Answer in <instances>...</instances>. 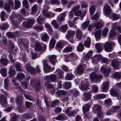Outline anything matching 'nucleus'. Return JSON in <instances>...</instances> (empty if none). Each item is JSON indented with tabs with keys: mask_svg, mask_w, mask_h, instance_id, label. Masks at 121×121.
<instances>
[{
	"mask_svg": "<svg viewBox=\"0 0 121 121\" xmlns=\"http://www.w3.org/2000/svg\"><path fill=\"white\" fill-rule=\"evenodd\" d=\"M75 33V31L69 30L67 31V33L65 35L67 39L71 43H74L73 38L72 37L74 36Z\"/></svg>",
	"mask_w": 121,
	"mask_h": 121,
	"instance_id": "nucleus-1",
	"label": "nucleus"
},
{
	"mask_svg": "<svg viewBox=\"0 0 121 121\" xmlns=\"http://www.w3.org/2000/svg\"><path fill=\"white\" fill-rule=\"evenodd\" d=\"M40 83V81L39 79H33L30 82V85L32 86L35 87L36 90L40 89L41 88Z\"/></svg>",
	"mask_w": 121,
	"mask_h": 121,
	"instance_id": "nucleus-2",
	"label": "nucleus"
},
{
	"mask_svg": "<svg viewBox=\"0 0 121 121\" xmlns=\"http://www.w3.org/2000/svg\"><path fill=\"white\" fill-rule=\"evenodd\" d=\"M35 19H29L27 22H25L23 23L22 25L25 27L28 28H31L32 26L34 23H35Z\"/></svg>",
	"mask_w": 121,
	"mask_h": 121,
	"instance_id": "nucleus-3",
	"label": "nucleus"
},
{
	"mask_svg": "<svg viewBox=\"0 0 121 121\" xmlns=\"http://www.w3.org/2000/svg\"><path fill=\"white\" fill-rule=\"evenodd\" d=\"M46 46L44 45V47L43 48L40 43L36 42L35 43L34 49L35 51H37L44 52L46 49Z\"/></svg>",
	"mask_w": 121,
	"mask_h": 121,
	"instance_id": "nucleus-4",
	"label": "nucleus"
},
{
	"mask_svg": "<svg viewBox=\"0 0 121 121\" xmlns=\"http://www.w3.org/2000/svg\"><path fill=\"white\" fill-rule=\"evenodd\" d=\"M43 15L48 18L52 17L54 16L55 14L53 13L48 12V9H44L43 11Z\"/></svg>",
	"mask_w": 121,
	"mask_h": 121,
	"instance_id": "nucleus-5",
	"label": "nucleus"
},
{
	"mask_svg": "<svg viewBox=\"0 0 121 121\" xmlns=\"http://www.w3.org/2000/svg\"><path fill=\"white\" fill-rule=\"evenodd\" d=\"M102 77L101 75H97L95 73H93L90 75V78L93 81L96 80L97 81Z\"/></svg>",
	"mask_w": 121,
	"mask_h": 121,
	"instance_id": "nucleus-6",
	"label": "nucleus"
},
{
	"mask_svg": "<svg viewBox=\"0 0 121 121\" xmlns=\"http://www.w3.org/2000/svg\"><path fill=\"white\" fill-rule=\"evenodd\" d=\"M15 100L17 107L20 108L21 107L23 104V99L22 97L21 96H17L15 99Z\"/></svg>",
	"mask_w": 121,
	"mask_h": 121,
	"instance_id": "nucleus-7",
	"label": "nucleus"
},
{
	"mask_svg": "<svg viewBox=\"0 0 121 121\" xmlns=\"http://www.w3.org/2000/svg\"><path fill=\"white\" fill-rule=\"evenodd\" d=\"M75 38L78 40L81 39L82 37V33L80 29H78L76 30Z\"/></svg>",
	"mask_w": 121,
	"mask_h": 121,
	"instance_id": "nucleus-8",
	"label": "nucleus"
},
{
	"mask_svg": "<svg viewBox=\"0 0 121 121\" xmlns=\"http://www.w3.org/2000/svg\"><path fill=\"white\" fill-rule=\"evenodd\" d=\"M65 113L69 116L70 117L73 116L76 112L75 110L68 108L65 110Z\"/></svg>",
	"mask_w": 121,
	"mask_h": 121,
	"instance_id": "nucleus-9",
	"label": "nucleus"
},
{
	"mask_svg": "<svg viewBox=\"0 0 121 121\" xmlns=\"http://www.w3.org/2000/svg\"><path fill=\"white\" fill-rule=\"evenodd\" d=\"M103 10L104 14L107 15H110L111 12V8L107 5L104 6L103 8Z\"/></svg>",
	"mask_w": 121,
	"mask_h": 121,
	"instance_id": "nucleus-10",
	"label": "nucleus"
},
{
	"mask_svg": "<svg viewBox=\"0 0 121 121\" xmlns=\"http://www.w3.org/2000/svg\"><path fill=\"white\" fill-rule=\"evenodd\" d=\"M84 96V99L85 101H86L90 100L91 97V93L89 91L85 92L83 93Z\"/></svg>",
	"mask_w": 121,
	"mask_h": 121,
	"instance_id": "nucleus-11",
	"label": "nucleus"
},
{
	"mask_svg": "<svg viewBox=\"0 0 121 121\" xmlns=\"http://www.w3.org/2000/svg\"><path fill=\"white\" fill-rule=\"evenodd\" d=\"M8 73L10 77H12L15 75L16 74V71L13 66H11L10 67Z\"/></svg>",
	"mask_w": 121,
	"mask_h": 121,
	"instance_id": "nucleus-12",
	"label": "nucleus"
},
{
	"mask_svg": "<svg viewBox=\"0 0 121 121\" xmlns=\"http://www.w3.org/2000/svg\"><path fill=\"white\" fill-rule=\"evenodd\" d=\"M56 56L55 55L50 56L49 57V61L53 65H55L56 60Z\"/></svg>",
	"mask_w": 121,
	"mask_h": 121,
	"instance_id": "nucleus-13",
	"label": "nucleus"
},
{
	"mask_svg": "<svg viewBox=\"0 0 121 121\" xmlns=\"http://www.w3.org/2000/svg\"><path fill=\"white\" fill-rule=\"evenodd\" d=\"M25 67L28 72L34 74L35 73H36L35 69L32 66H25Z\"/></svg>",
	"mask_w": 121,
	"mask_h": 121,
	"instance_id": "nucleus-14",
	"label": "nucleus"
},
{
	"mask_svg": "<svg viewBox=\"0 0 121 121\" xmlns=\"http://www.w3.org/2000/svg\"><path fill=\"white\" fill-rule=\"evenodd\" d=\"M104 48L105 50L106 51L108 52L112 49V44L109 43H106L105 44Z\"/></svg>",
	"mask_w": 121,
	"mask_h": 121,
	"instance_id": "nucleus-15",
	"label": "nucleus"
},
{
	"mask_svg": "<svg viewBox=\"0 0 121 121\" xmlns=\"http://www.w3.org/2000/svg\"><path fill=\"white\" fill-rule=\"evenodd\" d=\"M19 43L26 48H27L29 47V43L28 40H25V41H24L22 39H20L19 40Z\"/></svg>",
	"mask_w": 121,
	"mask_h": 121,
	"instance_id": "nucleus-16",
	"label": "nucleus"
},
{
	"mask_svg": "<svg viewBox=\"0 0 121 121\" xmlns=\"http://www.w3.org/2000/svg\"><path fill=\"white\" fill-rule=\"evenodd\" d=\"M65 13H62L58 15L57 18V20L59 22H62L65 20Z\"/></svg>",
	"mask_w": 121,
	"mask_h": 121,
	"instance_id": "nucleus-17",
	"label": "nucleus"
},
{
	"mask_svg": "<svg viewBox=\"0 0 121 121\" xmlns=\"http://www.w3.org/2000/svg\"><path fill=\"white\" fill-rule=\"evenodd\" d=\"M9 62V60L6 58H2L0 59V63L3 65L6 66Z\"/></svg>",
	"mask_w": 121,
	"mask_h": 121,
	"instance_id": "nucleus-18",
	"label": "nucleus"
},
{
	"mask_svg": "<svg viewBox=\"0 0 121 121\" xmlns=\"http://www.w3.org/2000/svg\"><path fill=\"white\" fill-rule=\"evenodd\" d=\"M109 83L108 82H104L102 84L101 87L102 90L104 91L107 89L108 87Z\"/></svg>",
	"mask_w": 121,
	"mask_h": 121,
	"instance_id": "nucleus-19",
	"label": "nucleus"
},
{
	"mask_svg": "<svg viewBox=\"0 0 121 121\" xmlns=\"http://www.w3.org/2000/svg\"><path fill=\"white\" fill-rule=\"evenodd\" d=\"M65 114H60L56 118V119L57 120L63 121L66 119L64 115Z\"/></svg>",
	"mask_w": 121,
	"mask_h": 121,
	"instance_id": "nucleus-20",
	"label": "nucleus"
},
{
	"mask_svg": "<svg viewBox=\"0 0 121 121\" xmlns=\"http://www.w3.org/2000/svg\"><path fill=\"white\" fill-rule=\"evenodd\" d=\"M25 77V75L23 73H18L16 76L17 79L21 81Z\"/></svg>",
	"mask_w": 121,
	"mask_h": 121,
	"instance_id": "nucleus-21",
	"label": "nucleus"
},
{
	"mask_svg": "<svg viewBox=\"0 0 121 121\" xmlns=\"http://www.w3.org/2000/svg\"><path fill=\"white\" fill-rule=\"evenodd\" d=\"M101 30H99L97 31L95 34V36L96 39V40H99V39L100 37V35L101 34Z\"/></svg>",
	"mask_w": 121,
	"mask_h": 121,
	"instance_id": "nucleus-22",
	"label": "nucleus"
},
{
	"mask_svg": "<svg viewBox=\"0 0 121 121\" xmlns=\"http://www.w3.org/2000/svg\"><path fill=\"white\" fill-rule=\"evenodd\" d=\"M111 65L113 66L114 68L117 69L119 67V62L113 60L112 61Z\"/></svg>",
	"mask_w": 121,
	"mask_h": 121,
	"instance_id": "nucleus-23",
	"label": "nucleus"
},
{
	"mask_svg": "<svg viewBox=\"0 0 121 121\" xmlns=\"http://www.w3.org/2000/svg\"><path fill=\"white\" fill-rule=\"evenodd\" d=\"M0 103H1L3 105L7 103L4 96L3 95H0Z\"/></svg>",
	"mask_w": 121,
	"mask_h": 121,
	"instance_id": "nucleus-24",
	"label": "nucleus"
},
{
	"mask_svg": "<svg viewBox=\"0 0 121 121\" xmlns=\"http://www.w3.org/2000/svg\"><path fill=\"white\" fill-rule=\"evenodd\" d=\"M56 72H57L58 75V77L60 79L62 78L63 77V72L60 69H57Z\"/></svg>",
	"mask_w": 121,
	"mask_h": 121,
	"instance_id": "nucleus-25",
	"label": "nucleus"
},
{
	"mask_svg": "<svg viewBox=\"0 0 121 121\" xmlns=\"http://www.w3.org/2000/svg\"><path fill=\"white\" fill-rule=\"evenodd\" d=\"M91 42L90 38L89 37H88L84 43V45L86 47L89 48Z\"/></svg>",
	"mask_w": 121,
	"mask_h": 121,
	"instance_id": "nucleus-26",
	"label": "nucleus"
},
{
	"mask_svg": "<svg viewBox=\"0 0 121 121\" xmlns=\"http://www.w3.org/2000/svg\"><path fill=\"white\" fill-rule=\"evenodd\" d=\"M67 24L62 25L60 27V30L63 33H65L67 30Z\"/></svg>",
	"mask_w": 121,
	"mask_h": 121,
	"instance_id": "nucleus-27",
	"label": "nucleus"
},
{
	"mask_svg": "<svg viewBox=\"0 0 121 121\" xmlns=\"http://www.w3.org/2000/svg\"><path fill=\"white\" fill-rule=\"evenodd\" d=\"M22 4L23 6L25 8L27 9H28L29 5L27 0H24L22 1Z\"/></svg>",
	"mask_w": 121,
	"mask_h": 121,
	"instance_id": "nucleus-28",
	"label": "nucleus"
},
{
	"mask_svg": "<svg viewBox=\"0 0 121 121\" xmlns=\"http://www.w3.org/2000/svg\"><path fill=\"white\" fill-rule=\"evenodd\" d=\"M101 44L99 43H97L95 45V47L97 49V51L98 52H99L102 50V48Z\"/></svg>",
	"mask_w": 121,
	"mask_h": 121,
	"instance_id": "nucleus-29",
	"label": "nucleus"
},
{
	"mask_svg": "<svg viewBox=\"0 0 121 121\" xmlns=\"http://www.w3.org/2000/svg\"><path fill=\"white\" fill-rule=\"evenodd\" d=\"M49 78L51 81L53 82H55L57 78L56 75L55 74H51L49 75Z\"/></svg>",
	"mask_w": 121,
	"mask_h": 121,
	"instance_id": "nucleus-30",
	"label": "nucleus"
},
{
	"mask_svg": "<svg viewBox=\"0 0 121 121\" xmlns=\"http://www.w3.org/2000/svg\"><path fill=\"white\" fill-rule=\"evenodd\" d=\"M56 42V40L54 38L52 39L50 42V48H52L54 47Z\"/></svg>",
	"mask_w": 121,
	"mask_h": 121,
	"instance_id": "nucleus-31",
	"label": "nucleus"
},
{
	"mask_svg": "<svg viewBox=\"0 0 121 121\" xmlns=\"http://www.w3.org/2000/svg\"><path fill=\"white\" fill-rule=\"evenodd\" d=\"M89 24V21H87L83 23L81 26V28L83 30H84L86 28Z\"/></svg>",
	"mask_w": 121,
	"mask_h": 121,
	"instance_id": "nucleus-32",
	"label": "nucleus"
},
{
	"mask_svg": "<svg viewBox=\"0 0 121 121\" xmlns=\"http://www.w3.org/2000/svg\"><path fill=\"white\" fill-rule=\"evenodd\" d=\"M10 20L12 23L13 24L14 26L16 28L18 27V22L16 20H13L12 17H10Z\"/></svg>",
	"mask_w": 121,
	"mask_h": 121,
	"instance_id": "nucleus-33",
	"label": "nucleus"
},
{
	"mask_svg": "<svg viewBox=\"0 0 121 121\" xmlns=\"http://www.w3.org/2000/svg\"><path fill=\"white\" fill-rule=\"evenodd\" d=\"M14 4L15 7L14 8L15 9H17L20 7V1L18 0H15Z\"/></svg>",
	"mask_w": 121,
	"mask_h": 121,
	"instance_id": "nucleus-34",
	"label": "nucleus"
},
{
	"mask_svg": "<svg viewBox=\"0 0 121 121\" xmlns=\"http://www.w3.org/2000/svg\"><path fill=\"white\" fill-rule=\"evenodd\" d=\"M43 69L45 71L47 72H51L53 70L51 69V67L48 65L44 66Z\"/></svg>",
	"mask_w": 121,
	"mask_h": 121,
	"instance_id": "nucleus-35",
	"label": "nucleus"
},
{
	"mask_svg": "<svg viewBox=\"0 0 121 121\" xmlns=\"http://www.w3.org/2000/svg\"><path fill=\"white\" fill-rule=\"evenodd\" d=\"M84 70V69L82 66L81 65H80L77 68V72L79 74H80L83 72Z\"/></svg>",
	"mask_w": 121,
	"mask_h": 121,
	"instance_id": "nucleus-36",
	"label": "nucleus"
},
{
	"mask_svg": "<svg viewBox=\"0 0 121 121\" xmlns=\"http://www.w3.org/2000/svg\"><path fill=\"white\" fill-rule=\"evenodd\" d=\"M17 17H18V19L19 20H22L23 19V18L21 16H18L17 14L14 13H13L12 14V15L10 17V19L11 17H12L13 18H14Z\"/></svg>",
	"mask_w": 121,
	"mask_h": 121,
	"instance_id": "nucleus-37",
	"label": "nucleus"
},
{
	"mask_svg": "<svg viewBox=\"0 0 121 121\" xmlns=\"http://www.w3.org/2000/svg\"><path fill=\"white\" fill-rule=\"evenodd\" d=\"M110 94L111 95L114 96H116L117 92L116 90L114 89H111L110 90Z\"/></svg>",
	"mask_w": 121,
	"mask_h": 121,
	"instance_id": "nucleus-38",
	"label": "nucleus"
},
{
	"mask_svg": "<svg viewBox=\"0 0 121 121\" xmlns=\"http://www.w3.org/2000/svg\"><path fill=\"white\" fill-rule=\"evenodd\" d=\"M96 6L92 5L89 9L90 12L91 14H92L95 12V10Z\"/></svg>",
	"mask_w": 121,
	"mask_h": 121,
	"instance_id": "nucleus-39",
	"label": "nucleus"
},
{
	"mask_svg": "<svg viewBox=\"0 0 121 121\" xmlns=\"http://www.w3.org/2000/svg\"><path fill=\"white\" fill-rule=\"evenodd\" d=\"M116 32L115 29L111 30L109 33V37L111 38L113 36H115L116 35Z\"/></svg>",
	"mask_w": 121,
	"mask_h": 121,
	"instance_id": "nucleus-40",
	"label": "nucleus"
},
{
	"mask_svg": "<svg viewBox=\"0 0 121 121\" xmlns=\"http://www.w3.org/2000/svg\"><path fill=\"white\" fill-rule=\"evenodd\" d=\"M0 73L4 77H6L7 75V70L6 68H4L0 70Z\"/></svg>",
	"mask_w": 121,
	"mask_h": 121,
	"instance_id": "nucleus-41",
	"label": "nucleus"
},
{
	"mask_svg": "<svg viewBox=\"0 0 121 121\" xmlns=\"http://www.w3.org/2000/svg\"><path fill=\"white\" fill-rule=\"evenodd\" d=\"M44 20L43 18L40 16H39L37 19V21L38 24H41L43 22Z\"/></svg>",
	"mask_w": 121,
	"mask_h": 121,
	"instance_id": "nucleus-42",
	"label": "nucleus"
},
{
	"mask_svg": "<svg viewBox=\"0 0 121 121\" xmlns=\"http://www.w3.org/2000/svg\"><path fill=\"white\" fill-rule=\"evenodd\" d=\"M63 43L61 41L57 42L56 45V48L57 49H62Z\"/></svg>",
	"mask_w": 121,
	"mask_h": 121,
	"instance_id": "nucleus-43",
	"label": "nucleus"
},
{
	"mask_svg": "<svg viewBox=\"0 0 121 121\" xmlns=\"http://www.w3.org/2000/svg\"><path fill=\"white\" fill-rule=\"evenodd\" d=\"M9 82V80L7 78H6L4 80V87L6 89H7L8 88Z\"/></svg>",
	"mask_w": 121,
	"mask_h": 121,
	"instance_id": "nucleus-44",
	"label": "nucleus"
},
{
	"mask_svg": "<svg viewBox=\"0 0 121 121\" xmlns=\"http://www.w3.org/2000/svg\"><path fill=\"white\" fill-rule=\"evenodd\" d=\"M93 26H95L96 27V28L97 29L100 28L102 27L101 23L99 22L94 24Z\"/></svg>",
	"mask_w": 121,
	"mask_h": 121,
	"instance_id": "nucleus-45",
	"label": "nucleus"
},
{
	"mask_svg": "<svg viewBox=\"0 0 121 121\" xmlns=\"http://www.w3.org/2000/svg\"><path fill=\"white\" fill-rule=\"evenodd\" d=\"M88 84L82 85L80 87V89L83 91H85L88 89Z\"/></svg>",
	"mask_w": 121,
	"mask_h": 121,
	"instance_id": "nucleus-46",
	"label": "nucleus"
},
{
	"mask_svg": "<svg viewBox=\"0 0 121 121\" xmlns=\"http://www.w3.org/2000/svg\"><path fill=\"white\" fill-rule=\"evenodd\" d=\"M48 38V35L46 34H43L41 37L42 39L45 41H47Z\"/></svg>",
	"mask_w": 121,
	"mask_h": 121,
	"instance_id": "nucleus-47",
	"label": "nucleus"
},
{
	"mask_svg": "<svg viewBox=\"0 0 121 121\" xmlns=\"http://www.w3.org/2000/svg\"><path fill=\"white\" fill-rule=\"evenodd\" d=\"M45 27L48 28L51 34H52L53 32V30L51 26L48 23H46L45 24Z\"/></svg>",
	"mask_w": 121,
	"mask_h": 121,
	"instance_id": "nucleus-48",
	"label": "nucleus"
},
{
	"mask_svg": "<svg viewBox=\"0 0 121 121\" xmlns=\"http://www.w3.org/2000/svg\"><path fill=\"white\" fill-rule=\"evenodd\" d=\"M24 95L26 98L27 99L31 101L34 100V99L33 97L30 96L25 94H24Z\"/></svg>",
	"mask_w": 121,
	"mask_h": 121,
	"instance_id": "nucleus-49",
	"label": "nucleus"
},
{
	"mask_svg": "<svg viewBox=\"0 0 121 121\" xmlns=\"http://www.w3.org/2000/svg\"><path fill=\"white\" fill-rule=\"evenodd\" d=\"M73 77V75L70 73H68L65 77L66 79L68 80H70L72 79Z\"/></svg>",
	"mask_w": 121,
	"mask_h": 121,
	"instance_id": "nucleus-50",
	"label": "nucleus"
},
{
	"mask_svg": "<svg viewBox=\"0 0 121 121\" xmlns=\"http://www.w3.org/2000/svg\"><path fill=\"white\" fill-rule=\"evenodd\" d=\"M108 29L107 27H105L103 30L102 32V35L104 36H106L107 33L108 31Z\"/></svg>",
	"mask_w": 121,
	"mask_h": 121,
	"instance_id": "nucleus-51",
	"label": "nucleus"
},
{
	"mask_svg": "<svg viewBox=\"0 0 121 121\" xmlns=\"http://www.w3.org/2000/svg\"><path fill=\"white\" fill-rule=\"evenodd\" d=\"M89 108L88 104H85L83 107V110L84 112L87 111L89 109Z\"/></svg>",
	"mask_w": 121,
	"mask_h": 121,
	"instance_id": "nucleus-52",
	"label": "nucleus"
},
{
	"mask_svg": "<svg viewBox=\"0 0 121 121\" xmlns=\"http://www.w3.org/2000/svg\"><path fill=\"white\" fill-rule=\"evenodd\" d=\"M14 66L16 68V70L17 71H22V69L20 68V65L18 63H15L14 64Z\"/></svg>",
	"mask_w": 121,
	"mask_h": 121,
	"instance_id": "nucleus-53",
	"label": "nucleus"
},
{
	"mask_svg": "<svg viewBox=\"0 0 121 121\" xmlns=\"http://www.w3.org/2000/svg\"><path fill=\"white\" fill-rule=\"evenodd\" d=\"M72 50V48L70 46H68L66 47L63 50V52H69L71 51Z\"/></svg>",
	"mask_w": 121,
	"mask_h": 121,
	"instance_id": "nucleus-54",
	"label": "nucleus"
},
{
	"mask_svg": "<svg viewBox=\"0 0 121 121\" xmlns=\"http://www.w3.org/2000/svg\"><path fill=\"white\" fill-rule=\"evenodd\" d=\"M71 83L70 82H66L64 83L63 85L64 87L67 89L71 87Z\"/></svg>",
	"mask_w": 121,
	"mask_h": 121,
	"instance_id": "nucleus-55",
	"label": "nucleus"
},
{
	"mask_svg": "<svg viewBox=\"0 0 121 121\" xmlns=\"http://www.w3.org/2000/svg\"><path fill=\"white\" fill-rule=\"evenodd\" d=\"M56 93L58 95H64L66 94V92L64 91L60 90L57 91L56 92Z\"/></svg>",
	"mask_w": 121,
	"mask_h": 121,
	"instance_id": "nucleus-56",
	"label": "nucleus"
},
{
	"mask_svg": "<svg viewBox=\"0 0 121 121\" xmlns=\"http://www.w3.org/2000/svg\"><path fill=\"white\" fill-rule=\"evenodd\" d=\"M84 49V47L82 44L80 43L77 48V50L79 51H82Z\"/></svg>",
	"mask_w": 121,
	"mask_h": 121,
	"instance_id": "nucleus-57",
	"label": "nucleus"
},
{
	"mask_svg": "<svg viewBox=\"0 0 121 121\" xmlns=\"http://www.w3.org/2000/svg\"><path fill=\"white\" fill-rule=\"evenodd\" d=\"M37 5L36 4H35L31 8L32 13H35L37 10Z\"/></svg>",
	"mask_w": 121,
	"mask_h": 121,
	"instance_id": "nucleus-58",
	"label": "nucleus"
},
{
	"mask_svg": "<svg viewBox=\"0 0 121 121\" xmlns=\"http://www.w3.org/2000/svg\"><path fill=\"white\" fill-rule=\"evenodd\" d=\"M51 24L54 25V26L55 27L56 29H57L59 26V25L57 23L55 20H53L51 22Z\"/></svg>",
	"mask_w": 121,
	"mask_h": 121,
	"instance_id": "nucleus-59",
	"label": "nucleus"
},
{
	"mask_svg": "<svg viewBox=\"0 0 121 121\" xmlns=\"http://www.w3.org/2000/svg\"><path fill=\"white\" fill-rule=\"evenodd\" d=\"M59 101L58 100H55L53 101L51 103V105L52 107H54L55 106L57 105V104L59 103Z\"/></svg>",
	"mask_w": 121,
	"mask_h": 121,
	"instance_id": "nucleus-60",
	"label": "nucleus"
},
{
	"mask_svg": "<svg viewBox=\"0 0 121 121\" xmlns=\"http://www.w3.org/2000/svg\"><path fill=\"white\" fill-rule=\"evenodd\" d=\"M106 97V95L104 94H99L97 95L96 96V98L97 99H99L103 98Z\"/></svg>",
	"mask_w": 121,
	"mask_h": 121,
	"instance_id": "nucleus-61",
	"label": "nucleus"
},
{
	"mask_svg": "<svg viewBox=\"0 0 121 121\" xmlns=\"http://www.w3.org/2000/svg\"><path fill=\"white\" fill-rule=\"evenodd\" d=\"M5 13L4 12L2 11L1 12L0 15V17L1 20L2 21H4L5 20L4 18V16H5Z\"/></svg>",
	"mask_w": 121,
	"mask_h": 121,
	"instance_id": "nucleus-62",
	"label": "nucleus"
},
{
	"mask_svg": "<svg viewBox=\"0 0 121 121\" xmlns=\"http://www.w3.org/2000/svg\"><path fill=\"white\" fill-rule=\"evenodd\" d=\"M4 8L8 12H9L10 10V6L8 4H6L4 5Z\"/></svg>",
	"mask_w": 121,
	"mask_h": 121,
	"instance_id": "nucleus-63",
	"label": "nucleus"
},
{
	"mask_svg": "<svg viewBox=\"0 0 121 121\" xmlns=\"http://www.w3.org/2000/svg\"><path fill=\"white\" fill-rule=\"evenodd\" d=\"M112 17L113 20H117L119 18V16L117 14H113L112 15Z\"/></svg>",
	"mask_w": 121,
	"mask_h": 121,
	"instance_id": "nucleus-64",
	"label": "nucleus"
}]
</instances>
